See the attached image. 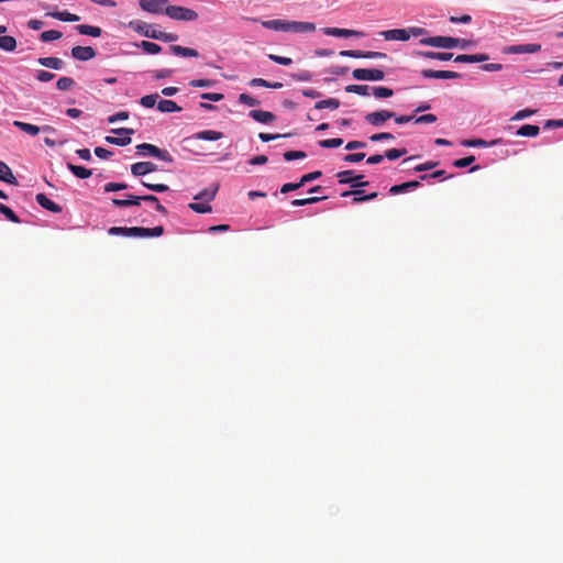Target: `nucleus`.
<instances>
[{"label": "nucleus", "instance_id": "nucleus-7", "mask_svg": "<svg viewBox=\"0 0 563 563\" xmlns=\"http://www.w3.org/2000/svg\"><path fill=\"white\" fill-rule=\"evenodd\" d=\"M168 0H139L140 8L152 14L165 13Z\"/></svg>", "mask_w": 563, "mask_h": 563}, {"label": "nucleus", "instance_id": "nucleus-43", "mask_svg": "<svg viewBox=\"0 0 563 563\" xmlns=\"http://www.w3.org/2000/svg\"><path fill=\"white\" fill-rule=\"evenodd\" d=\"M63 36V33L56 30L44 31L40 35V40L44 43L53 42L59 40Z\"/></svg>", "mask_w": 563, "mask_h": 563}, {"label": "nucleus", "instance_id": "nucleus-18", "mask_svg": "<svg viewBox=\"0 0 563 563\" xmlns=\"http://www.w3.org/2000/svg\"><path fill=\"white\" fill-rule=\"evenodd\" d=\"M35 200L43 209H46L53 213H60L63 210L59 205L48 199L44 194H37Z\"/></svg>", "mask_w": 563, "mask_h": 563}, {"label": "nucleus", "instance_id": "nucleus-57", "mask_svg": "<svg viewBox=\"0 0 563 563\" xmlns=\"http://www.w3.org/2000/svg\"><path fill=\"white\" fill-rule=\"evenodd\" d=\"M128 119H129V112L120 111V112H117V113L108 117L107 121L110 124H114V123H117L119 121H124V120H128Z\"/></svg>", "mask_w": 563, "mask_h": 563}, {"label": "nucleus", "instance_id": "nucleus-14", "mask_svg": "<svg viewBox=\"0 0 563 563\" xmlns=\"http://www.w3.org/2000/svg\"><path fill=\"white\" fill-rule=\"evenodd\" d=\"M97 55V52L91 46H74L71 48V57L74 59L80 60V62H88L92 58H95Z\"/></svg>", "mask_w": 563, "mask_h": 563}, {"label": "nucleus", "instance_id": "nucleus-46", "mask_svg": "<svg viewBox=\"0 0 563 563\" xmlns=\"http://www.w3.org/2000/svg\"><path fill=\"white\" fill-rule=\"evenodd\" d=\"M0 213L2 216H4L11 222H14V223L20 222L19 217L13 212V210L3 203H0Z\"/></svg>", "mask_w": 563, "mask_h": 563}, {"label": "nucleus", "instance_id": "nucleus-16", "mask_svg": "<svg viewBox=\"0 0 563 563\" xmlns=\"http://www.w3.org/2000/svg\"><path fill=\"white\" fill-rule=\"evenodd\" d=\"M156 170L157 165L152 162H139L131 165V174L135 177L145 176Z\"/></svg>", "mask_w": 563, "mask_h": 563}, {"label": "nucleus", "instance_id": "nucleus-58", "mask_svg": "<svg viewBox=\"0 0 563 563\" xmlns=\"http://www.w3.org/2000/svg\"><path fill=\"white\" fill-rule=\"evenodd\" d=\"M129 188V186L125 183H108L104 185V191L106 192H112V191H119Z\"/></svg>", "mask_w": 563, "mask_h": 563}, {"label": "nucleus", "instance_id": "nucleus-56", "mask_svg": "<svg viewBox=\"0 0 563 563\" xmlns=\"http://www.w3.org/2000/svg\"><path fill=\"white\" fill-rule=\"evenodd\" d=\"M474 161H475V156H473V155L466 156V157L454 161L453 166L456 168H464V167H467L471 164H473Z\"/></svg>", "mask_w": 563, "mask_h": 563}, {"label": "nucleus", "instance_id": "nucleus-6", "mask_svg": "<svg viewBox=\"0 0 563 563\" xmlns=\"http://www.w3.org/2000/svg\"><path fill=\"white\" fill-rule=\"evenodd\" d=\"M394 117L395 112L393 111L379 110L367 113L364 119L366 123L376 128H380L387 120L393 119Z\"/></svg>", "mask_w": 563, "mask_h": 563}, {"label": "nucleus", "instance_id": "nucleus-1", "mask_svg": "<svg viewBox=\"0 0 563 563\" xmlns=\"http://www.w3.org/2000/svg\"><path fill=\"white\" fill-rule=\"evenodd\" d=\"M136 154L139 156H151L161 159L166 163H173L174 158L168 151L162 150L156 145L150 143H142L136 146Z\"/></svg>", "mask_w": 563, "mask_h": 563}, {"label": "nucleus", "instance_id": "nucleus-44", "mask_svg": "<svg viewBox=\"0 0 563 563\" xmlns=\"http://www.w3.org/2000/svg\"><path fill=\"white\" fill-rule=\"evenodd\" d=\"M188 207L197 213H209L212 211V207L208 202H190Z\"/></svg>", "mask_w": 563, "mask_h": 563}, {"label": "nucleus", "instance_id": "nucleus-49", "mask_svg": "<svg viewBox=\"0 0 563 563\" xmlns=\"http://www.w3.org/2000/svg\"><path fill=\"white\" fill-rule=\"evenodd\" d=\"M158 98H159L158 93L143 96L140 99V104L144 108H153Z\"/></svg>", "mask_w": 563, "mask_h": 563}, {"label": "nucleus", "instance_id": "nucleus-40", "mask_svg": "<svg viewBox=\"0 0 563 563\" xmlns=\"http://www.w3.org/2000/svg\"><path fill=\"white\" fill-rule=\"evenodd\" d=\"M0 48L4 52H13L16 48V40L10 35H1Z\"/></svg>", "mask_w": 563, "mask_h": 563}, {"label": "nucleus", "instance_id": "nucleus-45", "mask_svg": "<svg viewBox=\"0 0 563 563\" xmlns=\"http://www.w3.org/2000/svg\"><path fill=\"white\" fill-rule=\"evenodd\" d=\"M178 36L175 33L158 31L157 34H153V40L162 41L165 43L175 42Z\"/></svg>", "mask_w": 563, "mask_h": 563}, {"label": "nucleus", "instance_id": "nucleus-13", "mask_svg": "<svg viewBox=\"0 0 563 563\" xmlns=\"http://www.w3.org/2000/svg\"><path fill=\"white\" fill-rule=\"evenodd\" d=\"M421 76L427 79H457L462 77V75L456 71L433 69H423Z\"/></svg>", "mask_w": 563, "mask_h": 563}, {"label": "nucleus", "instance_id": "nucleus-53", "mask_svg": "<svg viewBox=\"0 0 563 563\" xmlns=\"http://www.w3.org/2000/svg\"><path fill=\"white\" fill-rule=\"evenodd\" d=\"M142 186L145 188L155 191V192H165L169 190V187L165 184H150L144 180L141 181Z\"/></svg>", "mask_w": 563, "mask_h": 563}, {"label": "nucleus", "instance_id": "nucleus-64", "mask_svg": "<svg viewBox=\"0 0 563 563\" xmlns=\"http://www.w3.org/2000/svg\"><path fill=\"white\" fill-rule=\"evenodd\" d=\"M365 158V153H350L343 157L346 163H358Z\"/></svg>", "mask_w": 563, "mask_h": 563}, {"label": "nucleus", "instance_id": "nucleus-59", "mask_svg": "<svg viewBox=\"0 0 563 563\" xmlns=\"http://www.w3.org/2000/svg\"><path fill=\"white\" fill-rule=\"evenodd\" d=\"M268 58L271 60H273L274 63H276L278 65H283V66H289V65L292 64V59L289 58V57H284V56H278V55L269 54Z\"/></svg>", "mask_w": 563, "mask_h": 563}, {"label": "nucleus", "instance_id": "nucleus-26", "mask_svg": "<svg viewBox=\"0 0 563 563\" xmlns=\"http://www.w3.org/2000/svg\"><path fill=\"white\" fill-rule=\"evenodd\" d=\"M157 110L163 113H172L181 111V108L173 100L162 99L157 102Z\"/></svg>", "mask_w": 563, "mask_h": 563}, {"label": "nucleus", "instance_id": "nucleus-35", "mask_svg": "<svg viewBox=\"0 0 563 563\" xmlns=\"http://www.w3.org/2000/svg\"><path fill=\"white\" fill-rule=\"evenodd\" d=\"M13 126L18 128L19 130L35 136L41 132V128L31 123L22 122V121H13Z\"/></svg>", "mask_w": 563, "mask_h": 563}, {"label": "nucleus", "instance_id": "nucleus-3", "mask_svg": "<svg viewBox=\"0 0 563 563\" xmlns=\"http://www.w3.org/2000/svg\"><path fill=\"white\" fill-rule=\"evenodd\" d=\"M352 76L360 81H379L385 78V73L377 68H356Z\"/></svg>", "mask_w": 563, "mask_h": 563}, {"label": "nucleus", "instance_id": "nucleus-50", "mask_svg": "<svg viewBox=\"0 0 563 563\" xmlns=\"http://www.w3.org/2000/svg\"><path fill=\"white\" fill-rule=\"evenodd\" d=\"M75 85V81L70 77H60L56 82V88L58 90L65 91L70 89Z\"/></svg>", "mask_w": 563, "mask_h": 563}, {"label": "nucleus", "instance_id": "nucleus-5", "mask_svg": "<svg viewBox=\"0 0 563 563\" xmlns=\"http://www.w3.org/2000/svg\"><path fill=\"white\" fill-rule=\"evenodd\" d=\"M111 133L119 135L120 139H114V136H106L104 141L107 143L117 145V146H126L132 142L131 135L134 133V130L128 129V128H118V129H112Z\"/></svg>", "mask_w": 563, "mask_h": 563}, {"label": "nucleus", "instance_id": "nucleus-9", "mask_svg": "<svg viewBox=\"0 0 563 563\" xmlns=\"http://www.w3.org/2000/svg\"><path fill=\"white\" fill-rule=\"evenodd\" d=\"M322 33L328 36L334 37H363L365 35L362 31L350 30V29H340V27H323L321 29Z\"/></svg>", "mask_w": 563, "mask_h": 563}, {"label": "nucleus", "instance_id": "nucleus-61", "mask_svg": "<svg viewBox=\"0 0 563 563\" xmlns=\"http://www.w3.org/2000/svg\"><path fill=\"white\" fill-rule=\"evenodd\" d=\"M449 21L453 24H468L472 22V16L470 14H463L461 16L451 15Z\"/></svg>", "mask_w": 563, "mask_h": 563}, {"label": "nucleus", "instance_id": "nucleus-20", "mask_svg": "<svg viewBox=\"0 0 563 563\" xmlns=\"http://www.w3.org/2000/svg\"><path fill=\"white\" fill-rule=\"evenodd\" d=\"M419 186H420V183L418 180H410V181L402 183V184H399V185H394L389 189V192L391 195H399V194H404V192H408V191L415 190Z\"/></svg>", "mask_w": 563, "mask_h": 563}, {"label": "nucleus", "instance_id": "nucleus-2", "mask_svg": "<svg viewBox=\"0 0 563 563\" xmlns=\"http://www.w3.org/2000/svg\"><path fill=\"white\" fill-rule=\"evenodd\" d=\"M165 14L177 21L189 22L198 19V13L195 10L179 5H167L165 8Z\"/></svg>", "mask_w": 563, "mask_h": 563}, {"label": "nucleus", "instance_id": "nucleus-11", "mask_svg": "<svg viewBox=\"0 0 563 563\" xmlns=\"http://www.w3.org/2000/svg\"><path fill=\"white\" fill-rule=\"evenodd\" d=\"M129 26L136 33H139L145 37L152 38V40H153V34H157V32L159 31V30H156L154 27V25L148 24L141 20L131 21L129 23Z\"/></svg>", "mask_w": 563, "mask_h": 563}, {"label": "nucleus", "instance_id": "nucleus-32", "mask_svg": "<svg viewBox=\"0 0 563 563\" xmlns=\"http://www.w3.org/2000/svg\"><path fill=\"white\" fill-rule=\"evenodd\" d=\"M67 168L71 172L74 176L80 179H87L92 175V170L86 167L75 165L73 163H67Z\"/></svg>", "mask_w": 563, "mask_h": 563}, {"label": "nucleus", "instance_id": "nucleus-62", "mask_svg": "<svg viewBox=\"0 0 563 563\" xmlns=\"http://www.w3.org/2000/svg\"><path fill=\"white\" fill-rule=\"evenodd\" d=\"M35 77L38 81L47 82L51 81L55 77V75L51 71L40 69L36 71Z\"/></svg>", "mask_w": 563, "mask_h": 563}, {"label": "nucleus", "instance_id": "nucleus-28", "mask_svg": "<svg viewBox=\"0 0 563 563\" xmlns=\"http://www.w3.org/2000/svg\"><path fill=\"white\" fill-rule=\"evenodd\" d=\"M263 27L277 31V32H286L287 29V20H265L261 21Z\"/></svg>", "mask_w": 563, "mask_h": 563}, {"label": "nucleus", "instance_id": "nucleus-17", "mask_svg": "<svg viewBox=\"0 0 563 563\" xmlns=\"http://www.w3.org/2000/svg\"><path fill=\"white\" fill-rule=\"evenodd\" d=\"M413 55L420 56L423 58H428V59H437V60H442V62L450 60L453 57L452 53L430 52V51H416V52H413Z\"/></svg>", "mask_w": 563, "mask_h": 563}, {"label": "nucleus", "instance_id": "nucleus-8", "mask_svg": "<svg viewBox=\"0 0 563 563\" xmlns=\"http://www.w3.org/2000/svg\"><path fill=\"white\" fill-rule=\"evenodd\" d=\"M541 51V45L537 43L509 45L503 48L504 54H534Z\"/></svg>", "mask_w": 563, "mask_h": 563}, {"label": "nucleus", "instance_id": "nucleus-29", "mask_svg": "<svg viewBox=\"0 0 563 563\" xmlns=\"http://www.w3.org/2000/svg\"><path fill=\"white\" fill-rule=\"evenodd\" d=\"M136 227H111L108 230L110 235H120L124 238H135Z\"/></svg>", "mask_w": 563, "mask_h": 563}, {"label": "nucleus", "instance_id": "nucleus-63", "mask_svg": "<svg viewBox=\"0 0 563 563\" xmlns=\"http://www.w3.org/2000/svg\"><path fill=\"white\" fill-rule=\"evenodd\" d=\"M172 75H173V70L168 69V68H163V69H157V70L152 71L153 78L157 79V80L168 78Z\"/></svg>", "mask_w": 563, "mask_h": 563}, {"label": "nucleus", "instance_id": "nucleus-12", "mask_svg": "<svg viewBox=\"0 0 563 563\" xmlns=\"http://www.w3.org/2000/svg\"><path fill=\"white\" fill-rule=\"evenodd\" d=\"M316 24L312 22H303V21H288L287 20V29L286 32L291 33H311L316 31Z\"/></svg>", "mask_w": 563, "mask_h": 563}, {"label": "nucleus", "instance_id": "nucleus-24", "mask_svg": "<svg viewBox=\"0 0 563 563\" xmlns=\"http://www.w3.org/2000/svg\"><path fill=\"white\" fill-rule=\"evenodd\" d=\"M0 180L10 185L18 184L11 168L2 161H0Z\"/></svg>", "mask_w": 563, "mask_h": 563}, {"label": "nucleus", "instance_id": "nucleus-60", "mask_svg": "<svg viewBox=\"0 0 563 563\" xmlns=\"http://www.w3.org/2000/svg\"><path fill=\"white\" fill-rule=\"evenodd\" d=\"M394 139H395V136L388 132H380V133H376V134H373L369 136V140L372 142L389 141V140H394Z\"/></svg>", "mask_w": 563, "mask_h": 563}, {"label": "nucleus", "instance_id": "nucleus-54", "mask_svg": "<svg viewBox=\"0 0 563 563\" xmlns=\"http://www.w3.org/2000/svg\"><path fill=\"white\" fill-rule=\"evenodd\" d=\"M214 85V80L211 79H192L189 81V86L197 88H210Z\"/></svg>", "mask_w": 563, "mask_h": 563}, {"label": "nucleus", "instance_id": "nucleus-27", "mask_svg": "<svg viewBox=\"0 0 563 563\" xmlns=\"http://www.w3.org/2000/svg\"><path fill=\"white\" fill-rule=\"evenodd\" d=\"M75 30L81 35H88L92 37H99L102 34V30L99 26H93L89 24L76 25Z\"/></svg>", "mask_w": 563, "mask_h": 563}, {"label": "nucleus", "instance_id": "nucleus-55", "mask_svg": "<svg viewBox=\"0 0 563 563\" xmlns=\"http://www.w3.org/2000/svg\"><path fill=\"white\" fill-rule=\"evenodd\" d=\"M239 102L246 104L249 107H255L260 103V101L257 99L253 98L252 96H250L247 93H241L239 96Z\"/></svg>", "mask_w": 563, "mask_h": 563}, {"label": "nucleus", "instance_id": "nucleus-23", "mask_svg": "<svg viewBox=\"0 0 563 563\" xmlns=\"http://www.w3.org/2000/svg\"><path fill=\"white\" fill-rule=\"evenodd\" d=\"M37 63L46 68L60 70L64 67V62L58 57H40Z\"/></svg>", "mask_w": 563, "mask_h": 563}, {"label": "nucleus", "instance_id": "nucleus-34", "mask_svg": "<svg viewBox=\"0 0 563 563\" xmlns=\"http://www.w3.org/2000/svg\"><path fill=\"white\" fill-rule=\"evenodd\" d=\"M350 195H354V202H363V201H368V200H373L374 198L377 197V192H372L369 195H365L363 190H355V191H344L342 194V197H347Z\"/></svg>", "mask_w": 563, "mask_h": 563}, {"label": "nucleus", "instance_id": "nucleus-41", "mask_svg": "<svg viewBox=\"0 0 563 563\" xmlns=\"http://www.w3.org/2000/svg\"><path fill=\"white\" fill-rule=\"evenodd\" d=\"M371 95L376 99H386L394 96V90L383 86L372 87Z\"/></svg>", "mask_w": 563, "mask_h": 563}, {"label": "nucleus", "instance_id": "nucleus-52", "mask_svg": "<svg viewBox=\"0 0 563 563\" xmlns=\"http://www.w3.org/2000/svg\"><path fill=\"white\" fill-rule=\"evenodd\" d=\"M388 56L383 52H374V51H362L361 58L367 59H386Z\"/></svg>", "mask_w": 563, "mask_h": 563}, {"label": "nucleus", "instance_id": "nucleus-33", "mask_svg": "<svg viewBox=\"0 0 563 563\" xmlns=\"http://www.w3.org/2000/svg\"><path fill=\"white\" fill-rule=\"evenodd\" d=\"M219 186L214 185L210 188H206L198 192L196 196H194L195 200H203L206 202L212 201L218 192Z\"/></svg>", "mask_w": 563, "mask_h": 563}, {"label": "nucleus", "instance_id": "nucleus-30", "mask_svg": "<svg viewBox=\"0 0 563 563\" xmlns=\"http://www.w3.org/2000/svg\"><path fill=\"white\" fill-rule=\"evenodd\" d=\"M488 58L489 57L487 54H472V55L463 54V55H457L454 58V62L455 63H481V62H486Z\"/></svg>", "mask_w": 563, "mask_h": 563}, {"label": "nucleus", "instance_id": "nucleus-36", "mask_svg": "<svg viewBox=\"0 0 563 563\" xmlns=\"http://www.w3.org/2000/svg\"><path fill=\"white\" fill-rule=\"evenodd\" d=\"M539 132L540 128L538 125L525 124L517 130L516 134L525 137H534Z\"/></svg>", "mask_w": 563, "mask_h": 563}, {"label": "nucleus", "instance_id": "nucleus-48", "mask_svg": "<svg viewBox=\"0 0 563 563\" xmlns=\"http://www.w3.org/2000/svg\"><path fill=\"white\" fill-rule=\"evenodd\" d=\"M407 154V150L406 148H390V150H387L384 154V158L386 157L387 159L389 161H395V159H398L399 157L404 156Z\"/></svg>", "mask_w": 563, "mask_h": 563}, {"label": "nucleus", "instance_id": "nucleus-38", "mask_svg": "<svg viewBox=\"0 0 563 563\" xmlns=\"http://www.w3.org/2000/svg\"><path fill=\"white\" fill-rule=\"evenodd\" d=\"M345 91L350 93H356L358 96H369L372 86L368 85H349L345 87Z\"/></svg>", "mask_w": 563, "mask_h": 563}, {"label": "nucleus", "instance_id": "nucleus-4", "mask_svg": "<svg viewBox=\"0 0 563 563\" xmlns=\"http://www.w3.org/2000/svg\"><path fill=\"white\" fill-rule=\"evenodd\" d=\"M457 41L451 36H428L420 40V44L438 48H455Z\"/></svg>", "mask_w": 563, "mask_h": 563}, {"label": "nucleus", "instance_id": "nucleus-19", "mask_svg": "<svg viewBox=\"0 0 563 563\" xmlns=\"http://www.w3.org/2000/svg\"><path fill=\"white\" fill-rule=\"evenodd\" d=\"M249 115L256 122L260 123H271L275 120V114L269 111H263V110H251Z\"/></svg>", "mask_w": 563, "mask_h": 563}, {"label": "nucleus", "instance_id": "nucleus-39", "mask_svg": "<svg viewBox=\"0 0 563 563\" xmlns=\"http://www.w3.org/2000/svg\"><path fill=\"white\" fill-rule=\"evenodd\" d=\"M339 107H340V101L335 98L323 99V100L316 102V104H314V109H317V110H322V109L335 110Z\"/></svg>", "mask_w": 563, "mask_h": 563}, {"label": "nucleus", "instance_id": "nucleus-25", "mask_svg": "<svg viewBox=\"0 0 563 563\" xmlns=\"http://www.w3.org/2000/svg\"><path fill=\"white\" fill-rule=\"evenodd\" d=\"M498 143H500V140H493L490 142H488L483 139H473V140H464V141H462L461 144L465 147H492Z\"/></svg>", "mask_w": 563, "mask_h": 563}, {"label": "nucleus", "instance_id": "nucleus-31", "mask_svg": "<svg viewBox=\"0 0 563 563\" xmlns=\"http://www.w3.org/2000/svg\"><path fill=\"white\" fill-rule=\"evenodd\" d=\"M46 15L63 22H77L80 20L79 15L70 13L68 11L47 12Z\"/></svg>", "mask_w": 563, "mask_h": 563}, {"label": "nucleus", "instance_id": "nucleus-42", "mask_svg": "<svg viewBox=\"0 0 563 563\" xmlns=\"http://www.w3.org/2000/svg\"><path fill=\"white\" fill-rule=\"evenodd\" d=\"M137 47L142 48L144 53L155 55L162 52V47L153 42L142 41L137 44Z\"/></svg>", "mask_w": 563, "mask_h": 563}, {"label": "nucleus", "instance_id": "nucleus-10", "mask_svg": "<svg viewBox=\"0 0 563 563\" xmlns=\"http://www.w3.org/2000/svg\"><path fill=\"white\" fill-rule=\"evenodd\" d=\"M353 170H343L336 174L340 184H350L351 187H364L367 186V181H362L363 175L352 176Z\"/></svg>", "mask_w": 563, "mask_h": 563}, {"label": "nucleus", "instance_id": "nucleus-51", "mask_svg": "<svg viewBox=\"0 0 563 563\" xmlns=\"http://www.w3.org/2000/svg\"><path fill=\"white\" fill-rule=\"evenodd\" d=\"M283 156L285 161L291 162L295 159H303L307 157V154L303 151H288L285 152Z\"/></svg>", "mask_w": 563, "mask_h": 563}, {"label": "nucleus", "instance_id": "nucleus-37", "mask_svg": "<svg viewBox=\"0 0 563 563\" xmlns=\"http://www.w3.org/2000/svg\"><path fill=\"white\" fill-rule=\"evenodd\" d=\"M112 205L117 208H128V207L139 206V201L136 200L135 195H128L125 199H119V198L112 199Z\"/></svg>", "mask_w": 563, "mask_h": 563}, {"label": "nucleus", "instance_id": "nucleus-21", "mask_svg": "<svg viewBox=\"0 0 563 563\" xmlns=\"http://www.w3.org/2000/svg\"><path fill=\"white\" fill-rule=\"evenodd\" d=\"M169 51L175 56H181V57H198L199 52L194 48L184 47L180 45H170Z\"/></svg>", "mask_w": 563, "mask_h": 563}, {"label": "nucleus", "instance_id": "nucleus-47", "mask_svg": "<svg viewBox=\"0 0 563 563\" xmlns=\"http://www.w3.org/2000/svg\"><path fill=\"white\" fill-rule=\"evenodd\" d=\"M319 146L322 148H336L343 144V140L340 137L336 139H327L319 141Z\"/></svg>", "mask_w": 563, "mask_h": 563}, {"label": "nucleus", "instance_id": "nucleus-22", "mask_svg": "<svg viewBox=\"0 0 563 563\" xmlns=\"http://www.w3.org/2000/svg\"><path fill=\"white\" fill-rule=\"evenodd\" d=\"M223 137V134L216 130H203L195 133L191 139L203 141H218Z\"/></svg>", "mask_w": 563, "mask_h": 563}, {"label": "nucleus", "instance_id": "nucleus-15", "mask_svg": "<svg viewBox=\"0 0 563 563\" xmlns=\"http://www.w3.org/2000/svg\"><path fill=\"white\" fill-rule=\"evenodd\" d=\"M379 35L385 41L406 42L410 38L409 29H393V30L380 31Z\"/></svg>", "mask_w": 563, "mask_h": 563}]
</instances>
